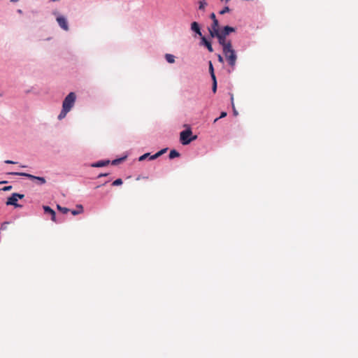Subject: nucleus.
<instances>
[{
	"instance_id": "obj_1",
	"label": "nucleus",
	"mask_w": 358,
	"mask_h": 358,
	"mask_svg": "<svg viewBox=\"0 0 358 358\" xmlns=\"http://www.w3.org/2000/svg\"><path fill=\"white\" fill-rule=\"evenodd\" d=\"M236 27L230 25H224L220 27L210 31V38H216L218 43L222 48V52L228 62V64L232 67V71L234 69L236 62L237 59V55L235 50L233 48L231 40H227V37L231 33L235 32Z\"/></svg>"
},
{
	"instance_id": "obj_2",
	"label": "nucleus",
	"mask_w": 358,
	"mask_h": 358,
	"mask_svg": "<svg viewBox=\"0 0 358 358\" xmlns=\"http://www.w3.org/2000/svg\"><path fill=\"white\" fill-rule=\"evenodd\" d=\"M198 136L193 134L191 127L188 126L186 129L180 131L179 141L182 145H188L192 141L196 140Z\"/></svg>"
},
{
	"instance_id": "obj_3",
	"label": "nucleus",
	"mask_w": 358,
	"mask_h": 358,
	"mask_svg": "<svg viewBox=\"0 0 358 358\" xmlns=\"http://www.w3.org/2000/svg\"><path fill=\"white\" fill-rule=\"evenodd\" d=\"M8 174L25 177L30 180L35 181L36 183L38 185H43L46 183V180L45 177L36 176L25 172H10L8 173Z\"/></svg>"
},
{
	"instance_id": "obj_4",
	"label": "nucleus",
	"mask_w": 358,
	"mask_h": 358,
	"mask_svg": "<svg viewBox=\"0 0 358 358\" xmlns=\"http://www.w3.org/2000/svg\"><path fill=\"white\" fill-rule=\"evenodd\" d=\"M76 101V94L73 92H69L62 101V108L71 111Z\"/></svg>"
},
{
	"instance_id": "obj_5",
	"label": "nucleus",
	"mask_w": 358,
	"mask_h": 358,
	"mask_svg": "<svg viewBox=\"0 0 358 358\" xmlns=\"http://www.w3.org/2000/svg\"><path fill=\"white\" fill-rule=\"evenodd\" d=\"M52 13L53 15L56 16V21L60 28L64 31H68L69 29V27L66 17L60 15L57 10H53Z\"/></svg>"
},
{
	"instance_id": "obj_6",
	"label": "nucleus",
	"mask_w": 358,
	"mask_h": 358,
	"mask_svg": "<svg viewBox=\"0 0 358 358\" xmlns=\"http://www.w3.org/2000/svg\"><path fill=\"white\" fill-rule=\"evenodd\" d=\"M43 212L45 215H50L51 216V220L55 223L60 224L63 222L64 218H57L56 212L49 206H43Z\"/></svg>"
},
{
	"instance_id": "obj_7",
	"label": "nucleus",
	"mask_w": 358,
	"mask_h": 358,
	"mask_svg": "<svg viewBox=\"0 0 358 358\" xmlns=\"http://www.w3.org/2000/svg\"><path fill=\"white\" fill-rule=\"evenodd\" d=\"M190 30L194 34L195 36H199L200 39L202 36H204L201 32V26L198 22L194 21L191 23Z\"/></svg>"
},
{
	"instance_id": "obj_8",
	"label": "nucleus",
	"mask_w": 358,
	"mask_h": 358,
	"mask_svg": "<svg viewBox=\"0 0 358 358\" xmlns=\"http://www.w3.org/2000/svg\"><path fill=\"white\" fill-rule=\"evenodd\" d=\"M199 45L206 48L209 52H213L214 51L210 38H208L206 36H202L200 40Z\"/></svg>"
},
{
	"instance_id": "obj_9",
	"label": "nucleus",
	"mask_w": 358,
	"mask_h": 358,
	"mask_svg": "<svg viewBox=\"0 0 358 358\" xmlns=\"http://www.w3.org/2000/svg\"><path fill=\"white\" fill-rule=\"evenodd\" d=\"M17 199L15 198V196L13 194V193L7 198L6 201V206H13L15 208H21L22 206L17 202Z\"/></svg>"
},
{
	"instance_id": "obj_10",
	"label": "nucleus",
	"mask_w": 358,
	"mask_h": 358,
	"mask_svg": "<svg viewBox=\"0 0 358 358\" xmlns=\"http://www.w3.org/2000/svg\"><path fill=\"white\" fill-rule=\"evenodd\" d=\"M210 19L212 20V24L210 27L208 28V31L210 32L212 30L218 27L220 24L219 20L217 19L215 13H211L209 15Z\"/></svg>"
},
{
	"instance_id": "obj_11",
	"label": "nucleus",
	"mask_w": 358,
	"mask_h": 358,
	"mask_svg": "<svg viewBox=\"0 0 358 358\" xmlns=\"http://www.w3.org/2000/svg\"><path fill=\"white\" fill-rule=\"evenodd\" d=\"M110 163V160H109V159H101V160H99L95 162H93L91 164V166L94 167V168H100V167L106 166Z\"/></svg>"
},
{
	"instance_id": "obj_12",
	"label": "nucleus",
	"mask_w": 358,
	"mask_h": 358,
	"mask_svg": "<svg viewBox=\"0 0 358 358\" xmlns=\"http://www.w3.org/2000/svg\"><path fill=\"white\" fill-rule=\"evenodd\" d=\"M168 150H169L168 148H164L159 150L156 153H155L154 155L150 156V160H155V159H157L158 157H161L162 155L165 154Z\"/></svg>"
},
{
	"instance_id": "obj_13",
	"label": "nucleus",
	"mask_w": 358,
	"mask_h": 358,
	"mask_svg": "<svg viewBox=\"0 0 358 358\" xmlns=\"http://www.w3.org/2000/svg\"><path fill=\"white\" fill-rule=\"evenodd\" d=\"M208 71H209L211 80L217 78L215 73V69H214L213 64L210 60L208 61Z\"/></svg>"
},
{
	"instance_id": "obj_14",
	"label": "nucleus",
	"mask_w": 358,
	"mask_h": 358,
	"mask_svg": "<svg viewBox=\"0 0 358 358\" xmlns=\"http://www.w3.org/2000/svg\"><path fill=\"white\" fill-rule=\"evenodd\" d=\"M180 157V153L176 149H171L169 154V159H173Z\"/></svg>"
},
{
	"instance_id": "obj_15",
	"label": "nucleus",
	"mask_w": 358,
	"mask_h": 358,
	"mask_svg": "<svg viewBox=\"0 0 358 358\" xmlns=\"http://www.w3.org/2000/svg\"><path fill=\"white\" fill-rule=\"evenodd\" d=\"M127 156L124 155V156H122L120 157L115 158V159H113L112 161H110V164H111L113 166L118 165V164H121L122 162H123L127 159Z\"/></svg>"
},
{
	"instance_id": "obj_16",
	"label": "nucleus",
	"mask_w": 358,
	"mask_h": 358,
	"mask_svg": "<svg viewBox=\"0 0 358 358\" xmlns=\"http://www.w3.org/2000/svg\"><path fill=\"white\" fill-rule=\"evenodd\" d=\"M76 208L70 210L73 215H77L83 212V206L81 204H78Z\"/></svg>"
},
{
	"instance_id": "obj_17",
	"label": "nucleus",
	"mask_w": 358,
	"mask_h": 358,
	"mask_svg": "<svg viewBox=\"0 0 358 358\" xmlns=\"http://www.w3.org/2000/svg\"><path fill=\"white\" fill-rule=\"evenodd\" d=\"M229 95L230 96L231 105V107H232V109H233V115L234 116H236V115H238V111L236 110V109L235 108V106H234V94L231 92H229Z\"/></svg>"
},
{
	"instance_id": "obj_18",
	"label": "nucleus",
	"mask_w": 358,
	"mask_h": 358,
	"mask_svg": "<svg viewBox=\"0 0 358 358\" xmlns=\"http://www.w3.org/2000/svg\"><path fill=\"white\" fill-rule=\"evenodd\" d=\"M69 112H70L69 110H66V108H62V110H61L59 115L57 116V119L59 120H62V119H64L66 116V115H67V113Z\"/></svg>"
},
{
	"instance_id": "obj_19",
	"label": "nucleus",
	"mask_w": 358,
	"mask_h": 358,
	"mask_svg": "<svg viewBox=\"0 0 358 358\" xmlns=\"http://www.w3.org/2000/svg\"><path fill=\"white\" fill-rule=\"evenodd\" d=\"M175 58L176 57L173 55H171V54H169V53H166L165 55V59H166V61L169 63V64H173L175 62Z\"/></svg>"
},
{
	"instance_id": "obj_20",
	"label": "nucleus",
	"mask_w": 358,
	"mask_h": 358,
	"mask_svg": "<svg viewBox=\"0 0 358 358\" xmlns=\"http://www.w3.org/2000/svg\"><path fill=\"white\" fill-rule=\"evenodd\" d=\"M212 80V92L213 94H215L217 90V78H215Z\"/></svg>"
},
{
	"instance_id": "obj_21",
	"label": "nucleus",
	"mask_w": 358,
	"mask_h": 358,
	"mask_svg": "<svg viewBox=\"0 0 358 358\" xmlns=\"http://www.w3.org/2000/svg\"><path fill=\"white\" fill-rule=\"evenodd\" d=\"M57 208L62 214H66L70 211V209H69L68 208L62 207L60 205H57Z\"/></svg>"
},
{
	"instance_id": "obj_22",
	"label": "nucleus",
	"mask_w": 358,
	"mask_h": 358,
	"mask_svg": "<svg viewBox=\"0 0 358 358\" xmlns=\"http://www.w3.org/2000/svg\"><path fill=\"white\" fill-rule=\"evenodd\" d=\"M152 155H151L150 152H146V153H144L143 155H141L139 157H138V161L139 162H142L143 160H145V159L148 158L149 160H150V156H152Z\"/></svg>"
},
{
	"instance_id": "obj_23",
	"label": "nucleus",
	"mask_w": 358,
	"mask_h": 358,
	"mask_svg": "<svg viewBox=\"0 0 358 358\" xmlns=\"http://www.w3.org/2000/svg\"><path fill=\"white\" fill-rule=\"evenodd\" d=\"M231 11L230 8L228 6H224L222 9L219 11L220 15H224Z\"/></svg>"
},
{
	"instance_id": "obj_24",
	"label": "nucleus",
	"mask_w": 358,
	"mask_h": 358,
	"mask_svg": "<svg viewBox=\"0 0 358 358\" xmlns=\"http://www.w3.org/2000/svg\"><path fill=\"white\" fill-rule=\"evenodd\" d=\"M206 5H207V3H206V0H201L199 2V9L203 10Z\"/></svg>"
},
{
	"instance_id": "obj_25",
	"label": "nucleus",
	"mask_w": 358,
	"mask_h": 358,
	"mask_svg": "<svg viewBox=\"0 0 358 358\" xmlns=\"http://www.w3.org/2000/svg\"><path fill=\"white\" fill-rule=\"evenodd\" d=\"M122 183H123V180L122 178H117L113 182L112 185L113 186H120V185H122Z\"/></svg>"
},
{
	"instance_id": "obj_26",
	"label": "nucleus",
	"mask_w": 358,
	"mask_h": 358,
	"mask_svg": "<svg viewBox=\"0 0 358 358\" xmlns=\"http://www.w3.org/2000/svg\"><path fill=\"white\" fill-rule=\"evenodd\" d=\"M13 194L15 196V198L18 199H22L24 197V194L17 193V192H13Z\"/></svg>"
},
{
	"instance_id": "obj_27",
	"label": "nucleus",
	"mask_w": 358,
	"mask_h": 358,
	"mask_svg": "<svg viewBox=\"0 0 358 358\" xmlns=\"http://www.w3.org/2000/svg\"><path fill=\"white\" fill-rule=\"evenodd\" d=\"M9 224V222H3L1 224V227H0V231L2 230H6V227H7V224Z\"/></svg>"
},
{
	"instance_id": "obj_28",
	"label": "nucleus",
	"mask_w": 358,
	"mask_h": 358,
	"mask_svg": "<svg viewBox=\"0 0 358 358\" xmlns=\"http://www.w3.org/2000/svg\"><path fill=\"white\" fill-rule=\"evenodd\" d=\"M4 163L5 164H17V162H14L13 160H10V159H6L4 161Z\"/></svg>"
},
{
	"instance_id": "obj_29",
	"label": "nucleus",
	"mask_w": 358,
	"mask_h": 358,
	"mask_svg": "<svg viewBox=\"0 0 358 358\" xmlns=\"http://www.w3.org/2000/svg\"><path fill=\"white\" fill-rule=\"evenodd\" d=\"M109 173H99L98 176H97V178H102V177H106L108 176H109Z\"/></svg>"
},
{
	"instance_id": "obj_30",
	"label": "nucleus",
	"mask_w": 358,
	"mask_h": 358,
	"mask_svg": "<svg viewBox=\"0 0 358 358\" xmlns=\"http://www.w3.org/2000/svg\"><path fill=\"white\" fill-rule=\"evenodd\" d=\"M227 115V113L226 111H222L220 113V115L218 117V118L222 119V118L225 117Z\"/></svg>"
},
{
	"instance_id": "obj_31",
	"label": "nucleus",
	"mask_w": 358,
	"mask_h": 358,
	"mask_svg": "<svg viewBox=\"0 0 358 358\" xmlns=\"http://www.w3.org/2000/svg\"><path fill=\"white\" fill-rule=\"evenodd\" d=\"M217 60L220 63H224V58L220 54H217Z\"/></svg>"
},
{
	"instance_id": "obj_32",
	"label": "nucleus",
	"mask_w": 358,
	"mask_h": 358,
	"mask_svg": "<svg viewBox=\"0 0 358 358\" xmlns=\"http://www.w3.org/2000/svg\"><path fill=\"white\" fill-rule=\"evenodd\" d=\"M12 188H13V187L11 185H8V186L3 187L2 188V190L5 191V192H7V191H10Z\"/></svg>"
},
{
	"instance_id": "obj_33",
	"label": "nucleus",
	"mask_w": 358,
	"mask_h": 358,
	"mask_svg": "<svg viewBox=\"0 0 358 358\" xmlns=\"http://www.w3.org/2000/svg\"><path fill=\"white\" fill-rule=\"evenodd\" d=\"M110 181V180H108L106 181L104 183H103V184H101V185H97V186L96 187V188H99V187H102V186L105 185L106 184H107V183H108V182H109Z\"/></svg>"
},
{
	"instance_id": "obj_34",
	"label": "nucleus",
	"mask_w": 358,
	"mask_h": 358,
	"mask_svg": "<svg viewBox=\"0 0 358 358\" xmlns=\"http://www.w3.org/2000/svg\"><path fill=\"white\" fill-rule=\"evenodd\" d=\"M17 13H19V14H22L23 11L21 9H17Z\"/></svg>"
},
{
	"instance_id": "obj_35",
	"label": "nucleus",
	"mask_w": 358,
	"mask_h": 358,
	"mask_svg": "<svg viewBox=\"0 0 358 358\" xmlns=\"http://www.w3.org/2000/svg\"><path fill=\"white\" fill-rule=\"evenodd\" d=\"M219 120H220V118H218V117H216V118L214 120L213 122H214V123H215V122H217Z\"/></svg>"
},
{
	"instance_id": "obj_36",
	"label": "nucleus",
	"mask_w": 358,
	"mask_h": 358,
	"mask_svg": "<svg viewBox=\"0 0 358 358\" xmlns=\"http://www.w3.org/2000/svg\"><path fill=\"white\" fill-rule=\"evenodd\" d=\"M8 182L7 181H1L0 182V184H4V183H7Z\"/></svg>"
},
{
	"instance_id": "obj_37",
	"label": "nucleus",
	"mask_w": 358,
	"mask_h": 358,
	"mask_svg": "<svg viewBox=\"0 0 358 358\" xmlns=\"http://www.w3.org/2000/svg\"><path fill=\"white\" fill-rule=\"evenodd\" d=\"M20 1V0H10V1H12V2H17V1Z\"/></svg>"
},
{
	"instance_id": "obj_38",
	"label": "nucleus",
	"mask_w": 358,
	"mask_h": 358,
	"mask_svg": "<svg viewBox=\"0 0 358 358\" xmlns=\"http://www.w3.org/2000/svg\"><path fill=\"white\" fill-rule=\"evenodd\" d=\"M21 167H22V168H25V167H27V166H24V165H22V166H21Z\"/></svg>"
},
{
	"instance_id": "obj_39",
	"label": "nucleus",
	"mask_w": 358,
	"mask_h": 358,
	"mask_svg": "<svg viewBox=\"0 0 358 358\" xmlns=\"http://www.w3.org/2000/svg\"><path fill=\"white\" fill-rule=\"evenodd\" d=\"M3 96V94L0 92V96Z\"/></svg>"
}]
</instances>
